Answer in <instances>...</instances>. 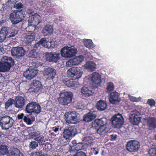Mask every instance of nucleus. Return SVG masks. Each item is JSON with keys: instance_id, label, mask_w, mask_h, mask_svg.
I'll use <instances>...</instances> for the list:
<instances>
[{"instance_id": "f257e3e1", "label": "nucleus", "mask_w": 156, "mask_h": 156, "mask_svg": "<svg viewBox=\"0 0 156 156\" xmlns=\"http://www.w3.org/2000/svg\"><path fill=\"white\" fill-rule=\"evenodd\" d=\"M83 74V73L80 68L72 67L67 71L68 76L72 79H64L63 80V82L68 87H74L77 83L75 80L81 78Z\"/></svg>"}, {"instance_id": "f03ea898", "label": "nucleus", "mask_w": 156, "mask_h": 156, "mask_svg": "<svg viewBox=\"0 0 156 156\" xmlns=\"http://www.w3.org/2000/svg\"><path fill=\"white\" fill-rule=\"evenodd\" d=\"M25 16L24 10H14L10 14L9 19L12 24H16L23 20Z\"/></svg>"}, {"instance_id": "7ed1b4c3", "label": "nucleus", "mask_w": 156, "mask_h": 156, "mask_svg": "<svg viewBox=\"0 0 156 156\" xmlns=\"http://www.w3.org/2000/svg\"><path fill=\"white\" fill-rule=\"evenodd\" d=\"M14 64V60L11 57L3 56L0 62V72L8 71Z\"/></svg>"}, {"instance_id": "20e7f679", "label": "nucleus", "mask_w": 156, "mask_h": 156, "mask_svg": "<svg viewBox=\"0 0 156 156\" xmlns=\"http://www.w3.org/2000/svg\"><path fill=\"white\" fill-rule=\"evenodd\" d=\"M77 133V129L75 126L69 125L64 129L63 137L66 140H69L75 136Z\"/></svg>"}, {"instance_id": "39448f33", "label": "nucleus", "mask_w": 156, "mask_h": 156, "mask_svg": "<svg viewBox=\"0 0 156 156\" xmlns=\"http://www.w3.org/2000/svg\"><path fill=\"white\" fill-rule=\"evenodd\" d=\"M14 120L12 117L8 115H5L1 118L0 126L2 129H8L13 125Z\"/></svg>"}, {"instance_id": "423d86ee", "label": "nucleus", "mask_w": 156, "mask_h": 156, "mask_svg": "<svg viewBox=\"0 0 156 156\" xmlns=\"http://www.w3.org/2000/svg\"><path fill=\"white\" fill-rule=\"evenodd\" d=\"M41 106L38 103L32 101L27 105L25 111L28 113H33L38 114L41 112Z\"/></svg>"}, {"instance_id": "0eeeda50", "label": "nucleus", "mask_w": 156, "mask_h": 156, "mask_svg": "<svg viewBox=\"0 0 156 156\" xmlns=\"http://www.w3.org/2000/svg\"><path fill=\"white\" fill-rule=\"evenodd\" d=\"M73 95V94L71 92H65L61 93L60 97L58 98V101L62 105H67L71 102Z\"/></svg>"}, {"instance_id": "6e6552de", "label": "nucleus", "mask_w": 156, "mask_h": 156, "mask_svg": "<svg viewBox=\"0 0 156 156\" xmlns=\"http://www.w3.org/2000/svg\"><path fill=\"white\" fill-rule=\"evenodd\" d=\"M79 114L75 112H67L64 115L65 119L68 124H76L79 122Z\"/></svg>"}, {"instance_id": "1a4fd4ad", "label": "nucleus", "mask_w": 156, "mask_h": 156, "mask_svg": "<svg viewBox=\"0 0 156 156\" xmlns=\"http://www.w3.org/2000/svg\"><path fill=\"white\" fill-rule=\"evenodd\" d=\"M111 119L112 126L115 128H119L123 124V118L121 114L119 113L113 116Z\"/></svg>"}, {"instance_id": "9d476101", "label": "nucleus", "mask_w": 156, "mask_h": 156, "mask_svg": "<svg viewBox=\"0 0 156 156\" xmlns=\"http://www.w3.org/2000/svg\"><path fill=\"white\" fill-rule=\"evenodd\" d=\"M140 147V143L136 140H130L127 142L126 145L127 150L131 152L137 151Z\"/></svg>"}, {"instance_id": "9b49d317", "label": "nucleus", "mask_w": 156, "mask_h": 156, "mask_svg": "<svg viewBox=\"0 0 156 156\" xmlns=\"http://www.w3.org/2000/svg\"><path fill=\"white\" fill-rule=\"evenodd\" d=\"M45 59L48 62L56 63L60 59L59 53L50 52L44 53Z\"/></svg>"}, {"instance_id": "f8f14e48", "label": "nucleus", "mask_w": 156, "mask_h": 156, "mask_svg": "<svg viewBox=\"0 0 156 156\" xmlns=\"http://www.w3.org/2000/svg\"><path fill=\"white\" fill-rule=\"evenodd\" d=\"M140 115V113L138 111L136 110L132 111L129 117L130 121L133 125H138L141 120Z\"/></svg>"}, {"instance_id": "ddd939ff", "label": "nucleus", "mask_w": 156, "mask_h": 156, "mask_svg": "<svg viewBox=\"0 0 156 156\" xmlns=\"http://www.w3.org/2000/svg\"><path fill=\"white\" fill-rule=\"evenodd\" d=\"M26 51L22 47H13L11 51L12 55L18 58H21L26 54Z\"/></svg>"}, {"instance_id": "4468645a", "label": "nucleus", "mask_w": 156, "mask_h": 156, "mask_svg": "<svg viewBox=\"0 0 156 156\" xmlns=\"http://www.w3.org/2000/svg\"><path fill=\"white\" fill-rule=\"evenodd\" d=\"M56 74V70L53 68L49 67L46 68L44 71V75L47 80H53Z\"/></svg>"}, {"instance_id": "2eb2a0df", "label": "nucleus", "mask_w": 156, "mask_h": 156, "mask_svg": "<svg viewBox=\"0 0 156 156\" xmlns=\"http://www.w3.org/2000/svg\"><path fill=\"white\" fill-rule=\"evenodd\" d=\"M41 17L37 13L30 16L28 19V25L35 26L38 25L40 22Z\"/></svg>"}, {"instance_id": "dca6fc26", "label": "nucleus", "mask_w": 156, "mask_h": 156, "mask_svg": "<svg viewBox=\"0 0 156 156\" xmlns=\"http://www.w3.org/2000/svg\"><path fill=\"white\" fill-rule=\"evenodd\" d=\"M84 60V57L83 55L76 56L73 59H69L66 62L67 66H73L78 65L80 64Z\"/></svg>"}, {"instance_id": "f3484780", "label": "nucleus", "mask_w": 156, "mask_h": 156, "mask_svg": "<svg viewBox=\"0 0 156 156\" xmlns=\"http://www.w3.org/2000/svg\"><path fill=\"white\" fill-rule=\"evenodd\" d=\"M37 73V70L32 66L29 67L28 69L23 73V76L26 79L31 80L34 78Z\"/></svg>"}, {"instance_id": "a211bd4d", "label": "nucleus", "mask_w": 156, "mask_h": 156, "mask_svg": "<svg viewBox=\"0 0 156 156\" xmlns=\"http://www.w3.org/2000/svg\"><path fill=\"white\" fill-rule=\"evenodd\" d=\"M14 101L15 106L16 108L21 109L25 105L26 100L24 97L19 96L15 97Z\"/></svg>"}, {"instance_id": "6ab92c4d", "label": "nucleus", "mask_w": 156, "mask_h": 156, "mask_svg": "<svg viewBox=\"0 0 156 156\" xmlns=\"http://www.w3.org/2000/svg\"><path fill=\"white\" fill-rule=\"evenodd\" d=\"M119 95V94L116 91L111 93L109 97L110 102L113 104H115L119 102L121 100Z\"/></svg>"}, {"instance_id": "aec40b11", "label": "nucleus", "mask_w": 156, "mask_h": 156, "mask_svg": "<svg viewBox=\"0 0 156 156\" xmlns=\"http://www.w3.org/2000/svg\"><path fill=\"white\" fill-rule=\"evenodd\" d=\"M97 116V112L94 111H90L87 113L85 114L83 117V120L88 122L91 121L95 119Z\"/></svg>"}, {"instance_id": "412c9836", "label": "nucleus", "mask_w": 156, "mask_h": 156, "mask_svg": "<svg viewBox=\"0 0 156 156\" xmlns=\"http://www.w3.org/2000/svg\"><path fill=\"white\" fill-rule=\"evenodd\" d=\"M91 80L93 83L100 86L102 82L101 75L97 72H94L90 76Z\"/></svg>"}, {"instance_id": "4be33fe9", "label": "nucleus", "mask_w": 156, "mask_h": 156, "mask_svg": "<svg viewBox=\"0 0 156 156\" xmlns=\"http://www.w3.org/2000/svg\"><path fill=\"white\" fill-rule=\"evenodd\" d=\"M146 122L149 130L156 128V118L155 117H149L146 119Z\"/></svg>"}, {"instance_id": "5701e85b", "label": "nucleus", "mask_w": 156, "mask_h": 156, "mask_svg": "<svg viewBox=\"0 0 156 156\" xmlns=\"http://www.w3.org/2000/svg\"><path fill=\"white\" fill-rule=\"evenodd\" d=\"M82 95L85 98H88L93 94L92 88L90 87H83L81 90Z\"/></svg>"}, {"instance_id": "b1692460", "label": "nucleus", "mask_w": 156, "mask_h": 156, "mask_svg": "<svg viewBox=\"0 0 156 156\" xmlns=\"http://www.w3.org/2000/svg\"><path fill=\"white\" fill-rule=\"evenodd\" d=\"M53 26L49 24L45 25L42 30V33L45 36L51 35L53 34Z\"/></svg>"}, {"instance_id": "393cba45", "label": "nucleus", "mask_w": 156, "mask_h": 156, "mask_svg": "<svg viewBox=\"0 0 156 156\" xmlns=\"http://www.w3.org/2000/svg\"><path fill=\"white\" fill-rule=\"evenodd\" d=\"M107 106L106 101L103 100H100L97 102L96 107L99 110L102 111L105 110Z\"/></svg>"}, {"instance_id": "a878e982", "label": "nucleus", "mask_w": 156, "mask_h": 156, "mask_svg": "<svg viewBox=\"0 0 156 156\" xmlns=\"http://www.w3.org/2000/svg\"><path fill=\"white\" fill-rule=\"evenodd\" d=\"M8 30L7 28L3 27L0 30V42H2L4 41L7 37V33Z\"/></svg>"}, {"instance_id": "bb28decb", "label": "nucleus", "mask_w": 156, "mask_h": 156, "mask_svg": "<svg viewBox=\"0 0 156 156\" xmlns=\"http://www.w3.org/2000/svg\"><path fill=\"white\" fill-rule=\"evenodd\" d=\"M109 129L105 125H102L97 130L98 133L100 135H104L108 131Z\"/></svg>"}, {"instance_id": "cd10ccee", "label": "nucleus", "mask_w": 156, "mask_h": 156, "mask_svg": "<svg viewBox=\"0 0 156 156\" xmlns=\"http://www.w3.org/2000/svg\"><path fill=\"white\" fill-rule=\"evenodd\" d=\"M96 64L93 61L87 62L85 65L86 69L90 70L91 71H93L96 68Z\"/></svg>"}, {"instance_id": "c85d7f7f", "label": "nucleus", "mask_w": 156, "mask_h": 156, "mask_svg": "<svg viewBox=\"0 0 156 156\" xmlns=\"http://www.w3.org/2000/svg\"><path fill=\"white\" fill-rule=\"evenodd\" d=\"M68 46H66L62 48L60 51V53L61 56L65 58H70L69 56Z\"/></svg>"}, {"instance_id": "c756f323", "label": "nucleus", "mask_w": 156, "mask_h": 156, "mask_svg": "<svg viewBox=\"0 0 156 156\" xmlns=\"http://www.w3.org/2000/svg\"><path fill=\"white\" fill-rule=\"evenodd\" d=\"M35 37L34 33L32 32L30 34L25 36V41L27 42L30 43L34 40Z\"/></svg>"}, {"instance_id": "7c9ffc66", "label": "nucleus", "mask_w": 156, "mask_h": 156, "mask_svg": "<svg viewBox=\"0 0 156 156\" xmlns=\"http://www.w3.org/2000/svg\"><path fill=\"white\" fill-rule=\"evenodd\" d=\"M32 84H33V87L35 91L37 90H40L41 84V82L38 80H33Z\"/></svg>"}, {"instance_id": "2f4dec72", "label": "nucleus", "mask_w": 156, "mask_h": 156, "mask_svg": "<svg viewBox=\"0 0 156 156\" xmlns=\"http://www.w3.org/2000/svg\"><path fill=\"white\" fill-rule=\"evenodd\" d=\"M68 48L69 56L70 58L74 56L77 53V51L76 49L72 48V47H67Z\"/></svg>"}, {"instance_id": "473e14b6", "label": "nucleus", "mask_w": 156, "mask_h": 156, "mask_svg": "<svg viewBox=\"0 0 156 156\" xmlns=\"http://www.w3.org/2000/svg\"><path fill=\"white\" fill-rule=\"evenodd\" d=\"M18 33L17 31L15 29H12L9 32L8 31V33H7V38L11 39L13 37L15 36Z\"/></svg>"}, {"instance_id": "72a5a7b5", "label": "nucleus", "mask_w": 156, "mask_h": 156, "mask_svg": "<svg viewBox=\"0 0 156 156\" xmlns=\"http://www.w3.org/2000/svg\"><path fill=\"white\" fill-rule=\"evenodd\" d=\"M38 55V53L37 52L36 49H33L31 50L28 55L29 58H36L37 57Z\"/></svg>"}, {"instance_id": "f704fd0d", "label": "nucleus", "mask_w": 156, "mask_h": 156, "mask_svg": "<svg viewBox=\"0 0 156 156\" xmlns=\"http://www.w3.org/2000/svg\"><path fill=\"white\" fill-rule=\"evenodd\" d=\"M115 89V86L113 83L112 82L108 83L106 90L107 92H110L113 91Z\"/></svg>"}, {"instance_id": "c9c22d12", "label": "nucleus", "mask_w": 156, "mask_h": 156, "mask_svg": "<svg viewBox=\"0 0 156 156\" xmlns=\"http://www.w3.org/2000/svg\"><path fill=\"white\" fill-rule=\"evenodd\" d=\"M38 146V143L35 141L32 140L29 143V147L30 150H33L36 149Z\"/></svg>"}, {"instance_id": "e433bc0d", "label": "nucleus", "mask_w": 156, "mask_h": 156, "mask_svg": "<svg viewBox=\"0 0 156 156\" xmlns=\"http://www.w3.org/2000/svg\"><path fill=\"white\" fill-rule=\"evenodd\" d=\"M17 2L16 0H8L5 4L7 8L11 9L12 5L15 4Z\"/></svg>"}, {"instance_id": "4c0bfd02", "label": "nucleus", "mask_w": 156, "mask_h": 156, "mask_svg": "<svg viewBox=\"0 0 156 156\" xmlns=\"http://www.w3.org/2000/svg\"><path fill=\"white\" fill-rule=\"evenodd\" d=\"M54 42L52 41H46L45 44L44 45H42L44 48H54L55 47V45H52V44H53Z\"/></svg>"}, {"instance_id": "58836bf2", "label": "nucleus", "mask_w": 156, "mask_h": 156, "mask_svg": "<svg viewBox=\"0 0 156 156\" xmlns=\"http://www.w3.org/2000/svg\"><path fill=\"white\" fill-rule=\"evenodd\" d=\"M0 152L1 155L6 154L8 152L7 147L5 145L0 146Z\"/></svg>"}, {"instance_id": "ea45409f", "label": "nucleus", "mask_w": 156, "mask_h": 156, "mask_svg": "<svg viewBox=\"0 0 156 156\" xmlns=\"http://www.w3.org/2000/svg\"><path fill=\"white\" fill-rule=\"evenodd\" d=\"M15 102L14 100L11 98H9L5 103V108L6 109H8L9 107L12 105Z\"/></svg>"}, {"instance_id": "a19ab883", "label": "nucleus", "mask_w": 156, "mask_h": 156, "mask_svg": "<svg viewBox=\"0 0 156 156\" xmlns=\"http://www.w3.org/2000/svg\"><path fill=\"white\" fill-rule=\"evenodd\" d=\"M84 44L86 48H91L92 46V42L90 40L87 39L84 41Z\"/></svg>"}, {"instance_id": "79ce46f5", "label": "nucleus", "mask_w": 156, "mask_h": 156, "mask_svg": "<svg viewBox=\"0 0 156 156\" xmlns=\"http://www.w3.org/2000/svg\"><path fill=\"white\" fill-rule=\"evenodd\" d=\"M44 139V136L42 135H40L38 137H35L34 140L35 141H37L39 144H42Z\"/></svg>"}, {"instance_id": "37998d69", "label": "nucleus", "mask_w": 156, "mask_h": 156, "mask_svg": "<svg viewBox=\"0 0 156 156\" xmlns=\"http://www.w3.org/2000/svg\"><path fill=\"white\" fill-rule=\"evenodd\" d=\"M23 120L24 122L28 125H30L32 123L30 119L29 118L28 115L25 116L23 118Z\"/></svg>"}, {"instance_id": "c03bdc74", "label": "nucleus", "mask_w": 156, "mask_h": 156, "mask_svg": "<svg viewBox=\"0 0 156 156\" xmlns=\"http://www.w3.org/2000/svg\"><path fill=\"white\" fill-rule=\"evenodd\" d=\"M149 156H156V148H152L148 151Z\"/></svg>"}, {"instance_id": "a18cd8bd", "label": "nucleus", "mask_w": 156, "mask_h": 156, "mask_svg": "<svg viewBox=\"0 0 156 156\" xmlns=\"http://www.w3.org/2000/svg\"><path fill=\"white\" fill-rule=\"evenodd\" d=\"M104 119H105L102 118L101 119H96L95 120L100 127L102 126V125H104V124H105Z\"/></svg>"}, {"instance_id": "49530a36", "label": "nucleus", "mask_w": 156, "mask_h": 156, "mask_svg": "<svg viewBox=\"0 0 156 156\" xmlns=\"http://www.w3.org/2000/svg\"><path fill=\"white\" fill-rule=\"evenodd\" d=\"M75 147H76L77 151L84 149L83 144L82 143H79L76 144L75 145Z\"/></svg>"}, {"instance_id": "de8ad7c7", "label": "nucleus", "mask_w": 156, "mask_h": 156, "mask_svg": "<svg viewBox=\"0 0 156 156\" xmlns=\"http://www.w3.org/2000/svg\"><path fill=\"white\" fill-rule=\"evenodd\" d=\"M24 5L21 2H19L18 3H15L14 5V8L16 9H19L23 8Z\"/></svg>"}, {"instance_id": "09e8293b", "label": "nucleus", "mask_w": 156, "mask_h": 156, "mask_svg": "<svg viewBox=\"0 0 156 156\" xmlns=\"http://www.w3.org/2000/svg\"><path fill=\"white\" fill-rule=\"evenodd\" d=\"M147 103L151 107L155 106L156 102L153 99H148L147 101Z\"/></svg>"}, {"instance_id": "8fccbe9b", "label": "nucleus", "mask_w": 156, "mask_h": 156, "mask_svg": "<svg viewBox=\"0 0 156 156\" xmlns=\"http://www.w3.org/2000/svg\"><path fill=\"white\" fill-rule=\"evenodd\" d=\"M32 156H47L46 154H42V152H37L34 153Z\"/></svg>"}, {"instance_id": "3c124183", "label": "nucleus", "mask_w": 156, "mask_h": 156, "mask_svg": "<svg viewBox=\"0 0 156 156\" xmlns=\"http://www.w3.org/2000/svg\"><path fill=\"white\" fill-rule=\"evenodd\" d=\"M16 152L17 153H14L12 154L11 156H24V155L21 153L20 151L18 149H17Z\"/></svg>"}, {"instance_id": "603ef678", "label": "nucleus", "mask_w": 156, "mask_h": 156, "mask_svg": "<svg viewBox=\"0 0 156 156\" xmlns=\"http://www.w3.org/2000/svg\"><path fill=\"white\" fill-rule=\"evenodd\" d=\"M117 136V135L116 134H111L109 136V139L112 141H115L116 140Z\"/></svg>"}, {"instance_id": "864d4df0", "label": "nucleus", "mask_w": 156, "mask_h": 156, "mask_svg": "<svg viewBox=\"0 0 156 156\" xmlns=\"http://www.w3.org/2000/svg\"><path fill=\"white\" fill-rule=\"evenodd\" d=\"M39 134V133L38 131H34L30 133V135L32 137H34L37 136Z\"/></svg>"}, {"instance_id": "5fc2aeb1", "label": "nucleus", "mask_w": 156, "mask_h": 156, "mask_svg": "<svg viewBox=\"0 0 156 156\" xmlns=\"http://www.w3.org/2000/svg\"><path fill=\"white\" fill-rule=\"evenodd\" d=\"M69 151L70 153H72L73 152H76L77 151V150L75 147V145H73L72 146H70L69 148Z\"/></svg>"}, {"instance_id": "6e6d98bb", "label": "nucleus", "mask_w": 156, "mask_h": 156, "mask_svg": "<svg viewBox=\"0 0 156 156\" xmlns=\"http://www.w3.org/2000/svg\"><path fill=\"white\" fill-rule=\"evenodd\" d=\"M97 124L98 123H97L95 120L94 121L92 122V127L97 130L98 128V127H99V126Z\"/></svg>"}, {"instance_id": "4d7b16f0", "label": "nucleus", "mask_w": 156, "mask_h": 156, "mask_svg": "<svg viewBox=\"0 0 156 156\" xmlns=\"http://www.w3.org/2000/svg\"><path fill=\"white\" fill-rule=\"evenodd\" d=\"M83 105L82 102L81 101H79L76 104V107L77 109H81L82 107L83 106Z\"/></svg>"}, {"instance_id": "13d9d810", "label": "nucleus", "mask_w": 156, "mask_h": 156, "mask_svg": "<svg viewBox=\"0 0 156 156\" xmlns=\"http://www.w3.org/2000/svg\"><path fill=\"white\" fill-rule=\"evenodd\" d=\"M73 156H87L86 154L82 151H80L77 153L76 154Z\"/></svg>"}, {"instance_id": "bf43d9fd", "label": "nucleus", "mask_w": 156, "mask_h": 156, "mask_svg": "<svg viewBox=\"0 0 156 156\" xmlns=\"http://www.w3.org/2000/svg\"><path fill=\"white\" fill-rule=\"evenodd\" d=\"M46 41V38L45 37H43L38 42L40 45H44V44H45Z\"/></svg>"}, {"instance_id": "052dcab7", "label": "nucleus", "mask_w": 156, "mask_h": 156, "mask_svg": "<svg viewBox=\"0 0 156 156\" xmlns=\"http://www.w3.org/2000/svg\"><path fill=\"white\" fill-rule=\"evenodd\" d=\"M33 65L35 67H37L39 66H41V64L40 62L37 61H36L34 62H33Z\"/></svg>"}, {"instance_id": "680f3d73", "label": "nucleus", "mask_w": 156, "mask_h": 156, "mask_svg": "<svg viewBox=\"0 0 156 156\" xmlns=\"http://www.w3.org/2000/svg\"><path fill=\"white\" fill-rule=\"evenodd\" d=\"M130 100L133 102H137L138 101V99L134 97L131 96L129 97Z\"/></svg>"}, {"instance_id": "e2e57ef3", "label": "nucleus", "mask_w": 156, "mask_h": 156, "mask_svg": "<svg viewBox=\"0 0 156 156\" xmlns=\"http://www.w3.org/2000/svg\"><path fill=\"white\" fill-rule=\"evenodd\" d=\"M26 12L28 14L30 15L32 14V13H34V12L32 9H28L27 10Z\"/></svg>"}, {"instance_id": "0e129e2a", "label": "nucleus", "mask_w": 156, "mask_h": 156, "mask_svg": "<svg viewBox=\"0 0 156 156\" xmlns=\"http://www.w3.org/2000/svg\"><path fill=\"white\" fill-rule=\"evenodd\" d=\"M24 114L23 113H22L20 114H18L17 115V118L19 119H22L24 117Z\"/></svg>"}, {"instance_id": "69168bd1", "label": "nucleus", "mask_w": 156, "mask_h": 156, "mask_svg": "<svg viewBox=\"0 0 156 156\" xmlns=\"http://www.w3.org/2000/svg\"><path fill=\"white\" fill-rule=\"evenodd\" d=\"M59 126H58L57 127H52V130L53 131H54L55 133H57V132L58 131Z\"/></svg>"}, {"instance_id": "338daca9", "label": "nucleus", "mask_w": 156, "mask_h": 156, "mask_svg": "<svg viewBox=\"0 0 156 156\" xmlns=\"http://www.w3.org/2000/svg\"><path fill=\"white\" fill-rule=\"evenodd\" d=\"M92 150L93 153L95 155H96L98 153V150H96V149L94 148L92 149Z\"/></svg>"}, {"instance_id": "774afa93", "label": "nucleus", "mask_w": 156, "mask_h": 156, "mask_svg": "<svg viewBox=\"0 0 156 156\" xmlns=\"http://www.w3.org/2000/svg\"><path fill=\"white\" fill-rule=\"evenodd\" d=\"M6 22V20L2 19L0 20V25L2 26L4 25V23Z\"/></svg>"}]
</instances>
